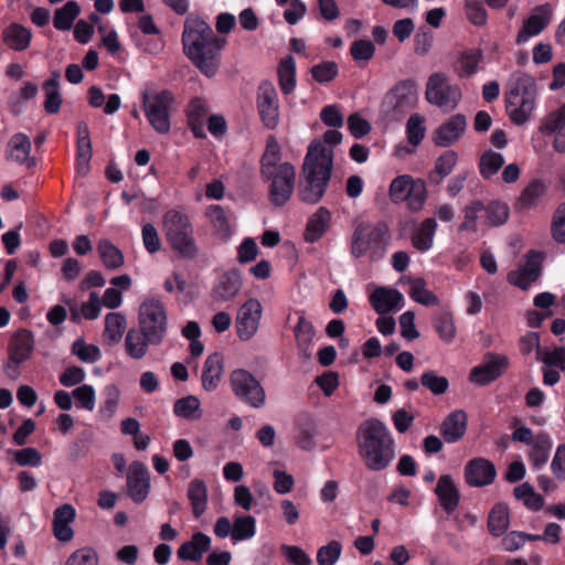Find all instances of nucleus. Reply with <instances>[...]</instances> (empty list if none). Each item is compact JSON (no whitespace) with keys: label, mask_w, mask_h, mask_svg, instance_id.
<instances>
[{"label":"nucleus","mask_w":565,"mask_h":565,"mask_svg":"<svg viewBox=\"0 0 565 565\" xmlns=\"http://www.w3.org/2000/svg\"><path fill=\"white\" fill-rule=\"evenodd\" d=\"M184 54L207 77L214 76L220 66L221 51L226 40L215 35L212 28L199 15L190 14L182 33Z\"/></svg>","instance_id":"obj_1"},{"label":"nucleus","mask_w":565,"mask_h":565,"mask_svg":"<svg viewBox=\"0 0 565 565\" xmlns=\"http://www.w3.org/2000/svg\"><path fill=\"white\" fill-rule=\"evenodd\" d=\"M333 170V149L313 140L303 159L298 195L308 204H317L324 196Z\"/></svg>","instance_id":"obj_2"},{"label":"nucleus","mask_w":565,"mask_h":565,"mask_svg":"<svg viewBox=\"0 0 565 565\" xmlns=\"http://www.w3.org/2000/svg\"><path fill=\"white\" fill-rule=\"evenodd\" d=\"M260 175L265 181H270V202L276 206L285 205L294 193L296 170L291 163L280 162V148L275 138L267 140L260 159Z\"/></svg>","instance_id":"obj_3"},{"label":"nucleus","mask_w":565,"mask_h":565,"mask_svg":"<svg viewBox=\"0 0 565 565\" xmlns=\"http://www.w3.org/2000/svg\"><path fill=\"white\" fill-rule=\"evenodd\" d=\"M162 232L167 243L180 257L193 259L199 255L193 225L184 211L168 210L162 216Z\"/></svg>","instance_id":"obj_4"},{"label":"nucleus","mask_w":565,"mask_h":565,"mask_svg":"<svg viewBox=\"0 0 565 565\" xmlns=\"http://www.w3.org/2000/svg\"><path fill=\"white\" fill-rule=\"evenodd\" d=\"M387 429L383 422L369 418L356 430L359 454L371 470H383L387 466L385 439Z\"/></svg>","instance_id":"obj_5"},{"label":"nucleus","mask_w":565,"mask_h":565,"mask_svg":"<svg viewBox=\"0 0 565 565\" xmlns=\"http://www.w3.org/2000/svg\"><path fill=\"white\" fill-rule=\"evenodd\" d=\"M536 84L525 73H513L505 97V108L511 121L515 125L525 124L535 107Z\"/></svg>","instance_id":"obj_6"},{"label":"nucleus","mask_w":565,"mask_h":565,"mask_svg":"<svg viewBox=\"0 0 565 565\" xmlns=\"http://www.w3.org/2000/svg\"><path fill=\"white\" fill-rule=\"evenodd\" d=\"M139 329L151 340L160 344L168 331V315L163 302L153 297L146 298L139 307Z\"/></svg>","instance_id":"obj_7"},{"label":"nucleus","mask_w":565,"mask_h":565,"mask_svg":"<svg viewBox=\"0 0 565 565\" xmlns=\"http://www.w3.org/2000/svg\"><path fill=\"white\" fill-rule=\"evenodd\" d=\"M461 89L452 84L445 73L431 74L426 83L425 97L427 102L445 113L452 111L461 99Z\"/></svg>","instance_id":"obj_8"},{"label":"nucleus","mask_w":565,"mask_h":565,"mask_svg":"<svg viewBox=\"0 0 565 565\" xmlns=\"http://www.w3.org/2000/svg\"><path fill=\"white\" fill-rule=\"evenodd\" d=\"M141 97L150 125L159 134H167L170 130L169 111L173 103L172 94L169 90L145 89Z\"/></svg>","instance_id":"obj_9"},{"label":"nucleus","mask_w":565,"mask_h":565,"mask_svg":"<svg viewBox=\"0 0 565 565\" xmlns=\"http://www.w3.org/2000/svg\"><path fill=\"white\" fill-rule=\"evenodd\" d=\"M426 199V184L422 179L415 180L408 174H403L391 182V200L405 202L413 212L420 211Z\"/></svg>","instance_id":"obj_10"},{"label":"nucleus","mask_w":565,"mask_h":565,"mask_svg":"<svg viewBox=\"0 0 565 565\" xmlns=\"http://www.w3.org/2000/svg\"><path fill=\"white\" fill-rule=\"evenodd\" d=\"M234 394L252 407L259 408L265 404L266 394L259 381L243 369L234 370L230 377Z\"/></svg>","instance_id":"obj_11"},{"label":"nucleus","mask_w":565,"mask_h":565,"mask_svg":"<svg viewBox=\"0 0 565 565\" xmlns=\"http://www.w3.org/2000/svg\"><path fill=\"white\" fill-rule=\"evenodd\" d=\"M388 227L386 223L360 224L352 237V254L355 257L369 250L384 249Z\"/></svg>","instance_id":"obj_12"},{"label":"nucleus","mask_w":565,"mask_h":565,"mask_svg":"<svg viewBox=\"0 0 565 565\" xmlns=\"http://www.w3.org/2000/svg\"><path fill=\"white\" fill-rule=\"evenodd\" d=\"M510 365L508 355L503 353L487 352L482 362L472 367L469 380L480 386L488 385L504 374Z\"/></svg>","instance_id":"obj_13"},{"label":"nucleus","mask_w":565,"mask_h":565,"mask_svg":"<svg viewBox=\"0 0 565 565\" xmlns=\"http://www.w3.org/2000/svg\"><path fill=\"white\" fill-rule=\"evenodd\" d=\"M263 307L258 299L250 298L237 311L236 332L242 341L252 339L258 330Z\"/></svg>","instance_id":"obj_14"},{"label":"nucleus","mask_w":565,"mask_h":565,"mask_svg":"<svg viewBox=\"0 0 565 565\" xmlns=\"http://www.w3.org/2000/svg\"><path fill=\"white\" fill-rule=\"evenodd\" d=\"M257 108L264 125L274 129L279 121V102L278 94L270 82H263L258 86Z\"/></svg>","instance_id":"obj_15"},{"label":"nucleus","mask_w":565,"mask_h":565,"mask_svg":"<svg viewBox=\"0 0 565 565\" xmlns=\"http://www.w3.org/2000/svg\"><path fill=\"white\" fill-rule=\"evenodd\" d=\"M552 20V7L550 3L536 6L531 14L524 20L518 33L516 43L527 42L532 36L539 35Z\"/></svg>","instance_id":"obj_16"},{"label":"nucleus","mask_w":565,"mask_h":565,"mask_svg":"<svg viewBox=\"0 0 565 565\" xmlns=\"http://www.w3.org/2000/svg\"><path fill=\"white\" fill-rule=\"evenodd\" d=\"M463 472L467 484L473 488L489 486L497 477L494 465L482 457L469 460L465 466Z\"/></svg>","instance_id":"obj_17"},{"label":"nucleus","mask_w":565,"mask_h":565,"mask_svg":"<svg viewBox=\"0 0 565 565\" xmlns=\"http://www.w3.org/2000/svg\"><path fill=\"white\" fill-rule=\"evenodd\" d=\"M127 487L130 498L136 503L146 500L150 489V476L147 467L139 461H134L127 475Z\"/></svg>","instance_id":"obj_18"},{"label":"nucleus","mask_w":565,"mask_h":565,"mask_svg":"<svg viewBox=\"0 0 565 565\" xmlns=\"http://www.w3.org/2000/svg\"><path fill=\"white\" fill-rule=\"evenodd\" d=\"M33 349V334L25 329L17 331L12 335L8 349L9 369H11V366L13 367L14 364H21L29 360L32 355Z\"/></svg>","instance_id":"obj_19"},{"label":"nucleus","mask_w":565,"mask_h":565,"mask_svg":"<svg viewBox=\"0 0 565 565\" xmlns=\"http://www.w3.org/2000/svg\"><path fill=\"white\" fill-rule=\"evenodd\" d=\"M541 275V259L540 254L536 252H529L526 254V262L523 267L518 271H511L508 275L509 282L526 290L530 286L539 279Z\"/></svg>","instance_id":"obj_20"},{"label":"nucleus","mask_w":565,"mask_h":565,"mask_svg":"<svg viewBox=\"0 0 565 565\" xmlns=\"http://www.w3.org/2000/svg\"><path fill=\"white\" fill-rule=\"evenodd\" d=\"M467 119L462 114H456L441 124L434 132V142L438 147L455 143L465 132Z\"/></svg>","instance_id":"obj_21"},{"label":"nucleus","mask_w":565,"mask_h":565,"mask_svg":"<svg viewBox=\"0 0 565 565\" xmlns=\"http://www.w3.org/2000/svg\"><path fill=\"white\" fill-rule=\"evenodd\" d=\"M539 129L544 135H555L554 149L557 152H565V104L548 114Z\"/></svg>","instance_id":"obj_22"},{"label":"nucleus","mask_w":565,"mask_h":565,"mask_svg":"<svg viewBox=\"0 0 565 565\" xmlns=\"http://www.w3.org/2000/svg\"><path fill=\"white\" fill-rule=\"evenodd\" d=\"M369 301L371 307L380 315L376 320L377 330L383 334H388V288L376 287L374 284L366 286Z\"/></svg>","instance_id":"obj_23"},{"label":"nucleus","mask_w":565,"mask_h":565,"mask_svg":"<svg viewBox=\"0 0 565 565\" xmlns=\"http://www.w3.org/2000/svg\"><path fill=\"white\" fill-rule=\"evenodd\" d=\"M76 511L73 505L66 503L57 509L53 513L52 530L57 541L67 543L72 541L74 531L71 524L74 522Z\"/></svg>","instance_id":"obj_24"},{"label":"nucleus","mask_w":565,"mask_h":565,"mask_svg":"<svg viewBox=\"0 0 565 565\" xmlns=\"http://www.w3.org/2000/svg\"><path fill=\"white\" fill-rule=\"evenodd\" d=\"M435 493L447 514H451L459 505L460 492L451 476L443 475L439 477Z\"/></svg>","instance_id":"obj_25"},{"label":"nucleus","mask_w":565,"mask_h":565,"mask_svg":"<svg viewBox=\"0 0 565 565\" xmlns=\"http://www.w3.org/2000/svg\"><path fill=\"white\" fill-rule=\"evenodd\" d=\"M242 276L238 270L225 273L215 285L212 297L216 302L233 300L242 289Z\"/></svg>","instance_id":"obj_26"},{"label":"nucleus","mask_w":565,"mask_h":565,"mask_svg":"<svg viewBox=\"0 0 565 565\" xmlns=\"http://www.w3.org/2000/svg\"><path fill=\"white\" fill-rule=\"evenodd\" d=\"M467 425V414L461 409L454 411L441 423L440 435L446 443H457L466 434Z\"/></svg>","instance_id":"obj_27"},{"label":"nucleus","mask_w":565,"mask_h":565,"mask_svg":"<svg viewBox=\"0 0 565 565\" xmlns=\"http://www.w3.org/2000/svg\"><path fill=\"white\" fill-rule=\"evenodd\" d=\"M210 547L211 537L202 532H196L191 540L180 545L177 554L180 559L198 562Z\"/></svg>","instance_id":"obj_28"},{"label":"nucleus","mask_w":565,"mask_h":565,"mask_svg":"<svg viewBox=\"0 0 565 565\" xmlns=\"http://www.w3.org/2000/svg\"><path fill=\"white\" fill-rule=\"evenodd\" d=\"M223 355L218 352L210 354L203 365L202 386L205 391H214L222 379Z\"/></svg>","instance_id":"obj_29"},{"label":"nucleus","mask_w":565,"mask_h":565,"mask_svg":"<svg viewBox=\"0 0 565 565\" xmlns=\"http://www.w3.org/2000/svg\"><path fill=\"white\" fill-rule=\"evenodd\" d=\"M9 159L17 163H26L28 167L34 164V160L30 158L31 141L29 137L22 132L14 134L8 143Z\"/></svg>","instance_id":"obj_30"},{"label":"nucleus","mask_w":565,"mask_h":565,"mask_svg":"<svg viewBox=\"0 0 565 565\" xmlns=\"http://www.w3.org/2000/svg\"><path fill=\"white\" fill-rule=\"evenodd\" d=\"M151 340L140 329H129L125 337V351L134 360L146 356Z\"/></svg>","instance_id":"obj_31"},{"label":"nucleus","mask_w":565,"mask_h":565,"mask_svg":"<svg viewBox=\"0 0 565 565\" xmlns=\"http://www.w3.org/2000/svg\"><path fill=\"white\" fill-rule=\"evenodd\" d=\"M437 222L433 217L425 218L412 234V245L419 252L429 250L434 244Z\"/></svg>","instance_id":"obj_32"},{"label":"nucleus","mask_w":565,"mask_h":565,"mask_svg":"<svg viewBox=\"0 0 565 565\" xmlns=\"http://www.w3.org/2000/svg\"><path fill=\"white\" fill-rule=\"evenodd\" d=\"M546 193V185L541 180H532L521 192L515 207L519 211H527L535 207Z\"/></svg>","instance_id":"obj_33"},{"label":"nucleus","mask_w":565,"mask_h":565,"mask_svg":"<svg viewBox=\"0 0 565 565\" xmlns=\"http://www.w3.org/2000/svg\"><path fill=\"white\" fill-rule=\"evenodd\" d=\"M510 525V512L505 503H495L488 515V531L492 536L503 535Z\"/></svg>","instance_id":"obj_34"},{"label":"nucleus","mask_w":565,"mask_h":565,"mask_svg":"<svg viewBox=\"0 0 565 565\" xmlns=\"http://www.w3.org/2000/svg\"><path fill=\"white\" fill-rule=\"evenodd\" d=\"M31 39V30L19 23H11L3 31V42L14 51L26 50L30 45Z\"/></svg>","instance_id":"obj_35"},{"label":"nucleus","mask_w":565,"mask_h":565,"mask_svg":"<svg viewBox=\"0 0 565 565\" xmlns=\"http://www.w3.org/2000/svg\"><path fill=\"white\" fill-rule=\"evenodd\" d=\"M331 221V214L328 209L319 207L309 218L306 227L305 237L307 242H317L326 233Z\"/></svg>","instance_id":"obj_36"},{"label":"nucleus","mask_w":565,"mask_h":565,"mask_svg":"<svg viewBox=\"0 0 565 565\" xmlns=\"http://www.w3.org/2000/svg\"><path fill=\"white\" fill-rule=\"evenodd\" d=\"M43 90L45 93V100L43 104L44 110L47 114H57L62 105L60 74L57 72H53L51 77L44 82Z\"/></svg>","instance_id":"obj_37"},{"label":"nucleus","mask_w":565,"mask_h":565,"mask_svg":"<svg viewBox=\"0 0 565 565\" xmlns=\"http://www.w3.org/2000/svg\"><path fill=\"white\" fill-rule=\"evenodd\" d=\"M188 499L191 502L193 515L200 518L207 508V487L205 482L193 479L188 487Z\"/></svg>","instance_id":"obj_38"},{"label":"nucleus","mask_w":565,"mask_h":565,"mask_svg":"<svg viewBox=\"0 0 565 565\" xmlns=\"http://www.w3.org/2000/svg\"><path fill=\"white\" fill-rule=\"evenodd\" d=\"M97 252L103 265L107 269H118L125 263L122 252L107 238H102L98 242Z\"/></svg>","instance_id":"obj_39"},{"label":"nucleus","mask_w":565,"mask_h":565,"mask_svg":"<svg viewBox=\"0 0 565 565\" xmlns=\"http://www.w3.org/2000/svg\"><path fill=\"white\" fill-rule=\"evenodd\" d=\"M127 328V319L120 312H109L105 317L104 338L109 344L118 343Z\"/></svg>","instance_id":"obj_40"},{"label":"nucleus","mask_w":565,"mask_h":565,"mask_svg":"<svg viewBox=\"0 0 565 565\" xmlns=\"http://www.w3.org/2000/svg\"><path fill=\"white\" fill-rule=\"evenodd\" d=\"M278 81L284 94H290L296 87V62L292 56L282 58L278 65Z\"/></svg>","instance_id":"obj_41"},{"label":"nucleus","mask_w":565,"mask_h":565,"mask_svg":"<svg viewBox=\"0 0 565 565\" xmlns=\"http://www.w3.org/2000/svg\"><path fill=\"white\" fill-rule=\"evenodd\" d=\"M256 534V519L252 515H238L234 518L232 541L234 543L247 541Z\"/></svg>","instance_id":"obj_42"},{"label":"nucleus","mask_w":565,"mask_h":565,"mask_svg":"<svg viewBox=\"0 0 565 565\" xmlns=\"http://www.w3.org/2000/svg\"><path fill=\"white\" fill-rule=\"evenodd\" d=\"M81 9L77 2L68 1L63 7L55 11L53 24L54 28L61 31L70 30L74 20L79 14Z\"/></svg>","instance_id":"obj_43"},{"label":"nucleus","mask_w":565,"mask_h":565,"mask_svg":"<svg viewBox=\"0 0 565 565\" xmlns=\"http://www.w3.org/2000/svg\"><path fill=\"white\" fill-rule=\"evenodd\" d=\"M205 216L213 226L214 231L222 237L231 234L230 220L221 205H210L205 211Z\"/></svg>","instance_id":"obj_44"},{"label":"nucleus","mask_w":565,"mask_h":565,"mask_svg":"<svg viewBox=\"0 0 565 565\" xmlns=\"http://www.w3.org/2000/svg\"><path fill=\"white\" fill-rule=\"evenodd\" d=\"M457 160L458 156L454 150L445 151L437 158L435 170L429 174V180L439 183L445 177L451 173Z\"/></svg>","instance_id":"obj_45"},{"label":"nucleus","mask_w":565,"mask_h":565,"mask_svg":"<svg viewBox=\"0 0 565 565\" xmlns=\"http://www.w3.org/2000/svg\"><path fill=\"white\" fill-rule=\"evenodd\" d=\"M551 447L552 443L547 435L541 434L536 437L529 454L530 461L534 468L540 469L546 463Z\"/></svg>","instance_id":"obj_46"},{"label":"nucleus","mask_w":565,"mask_h":565,"mask_svg":"<svg viewBox=\"0 0 565 565\" xmlns=\"http://www.w3.org/2000/svg\"><path fill=\"white\" fill-rule=\"evenodd\" d=\"M393 95L396 98L394 107H407L412 106L417 96V85L414 79H405L398 83L393 90Z\"/></svg>","instance_id":"obj_47"},{"label":"nucleus","mask_w":565,"mask_h":565,"mask_svg":"<svg viewBox=\"0 0 565 565\" xmlns=\"http://www.w3.org/2000/svg\"><path fill=\"white\" fill-rule=\"evenodd\" d=\"M200 405L201 404L198 397L189 395L178 399L174 403L173 412L179 417L195 420L202 416Z\"/></svg>","instance_id":"obj_48"},{"label":"nucleus","mask_w":565,"mask_h":565,"mask_svg":"<svg viewBox=\"0 0 565 565\" xmlns=\"http://www.w3.org/2000/svg\"><path fill=\"white\" fill-rule=\"evenodd\" d=\"M503 164L504 158L501 153L487 150L482 153L479 160L480 174L484 179H490L492 175L498 173Z\"/></svg>","instance_id":"obj_49"},{"label":"nucleus","mask_w":565,"mask_h":565,"mask_svg":"<svg viewBox=\"0 0 565 565\" xmlns=\"http://www.w3.org/2000/svg\"><path fill=\"white\" fill-rule=\"evenodd\" d=\"M514 497L532 511H540L544 505L543 497L535 493L533 487L527 482L514 488Z\"/></svg>","instance_id":"obj_50"},{"label":"nucleus","mask_w":565,"mask_h":565,"mask_svg":"<svg viewBox=\"0 0 565 565\" xmlns=\"http://www.w3.org/2000/svg\"><path fill=\"white\" fill-rule=\"evenodd\" d=\"M434 327L441 340L449 343L455 339L456 327L454 316L449 311L439 312L435 317Z\"/></svg>","instance_id":"obj_51"},{"label":"nucleus","mask_w":565,"mask_h":565,"mask_svg":"<svg viewBox=\"0 0 565 565\" xmlns=\"http://www.w3.org/2000/svg\"><path fill=\"white\" fill-rule=\"evenodd\" d=\"M483 215L490 226L503 225L509 218V207L507 204L493 201L484 204Z\"/></svg>","instance_id":"obj_52"},{"label":"nucleus","mask_w":565,"mask_h":565,"mask_svg":"<svg viewBox=\"0 0 565 565\" xmlns=\"http://www.w3.org/2000/svg\"><path fill=\"white\" fill-rule=\"evenodd\" d=\"M295 337L298 343L299 349L307 354V350L312 343L315 337V329L310 321H308L303 316H300L298 319V323L295 327Z\"/></svg>","instance_id":"obj_53"},{"label":"nucleus","mask_w":565,"mask_h":565,"mask_svg":"<svg viewBox=\"0 0 565 565\" xmlns=\"http://www.w3.org/2000/svg\"><path fill=\"white\" fill-rule=\"evenodd\" d=\"M409 295L416 302L425 306H434L438 303V297L426 288L425 281L422 278L412 280Z\"/></svg>","instance_id":"obj_54"},{"label":"nucleus","mask_w":565,"mask_h":565,"mask_svg":"<svg viewBox=\"0 0 565 565\" xmlns=\"http://www.w3.org/2000/svg\"><path fill=\"white\" fill-rule=\"evenodd\" d=\"M483 54L480 50H469L461 54L459 58L460 77L471 76L477 72L479 63L482 61Z\"/></svg>","instance_id":"obj_55"},{"label":"nucleus","mask_w":565,"mask_h":565,"mask_svg":"<svg viewBox=\"0 0 565 565\" xmlns=\"http://www.w3.org/2000/svg\"><path fill=\"white\" fill-rule=\"evenodd\" d=\"M72 353L84 363H94L100 358L99 348L94 344H87L81 338L73 343Z\"/></svg>","instance_id":"obj_56"},{"label":"nucleus","mask_w":565,"mask_h":565,"mask_svg":"<svg viewBox=\"0 0 565 565\" xmlns=\"http://www.w3.org/2000/svg\"><path fill=\"white\" fill-rule=\"evenodd\" d=\"M484 203L476 200L467 205L463 210V222L459 225V231H477V220L483 214Z\"/></svg>","instance_id":"obj_57"},{"label":"nucleus","mask_w":565,"mask_h":565,"mask_svg":"<svg viewBox=\"0 0 565 565\" xmlns=\"http://www.w3.org/2000/svg\"><path fill=\"white\" fill-rule=\"evenodd\" d=\"M339 68L335 62L324 61L313 65L310 73L313 79L320 84L329 83L338 75Z\"/></svg>","instance_id":"obj_58"},{"label":"nucleus","mask_w":565,"mask_h":565,"mask_svg":"<svg viewBox=\"0 0 565 565\" xmlns=\"http://www.w3.org/2000/svg\"><path fill=\"white\" fill-rule=\"evenodd\" d=\"M424 117L419 114H413L406 125L408 142L417 147L425 136Z\"/></svg>","instance_id":"obj_59"},{"label":"nucleus","mask_w":565,"mask_h":565,"mask_svg":"<svg viewBox=\"0 0 565 565\" xmlns=\"http://www.w3.org/2000/svg\"><path fill=\"white\" fill-rule=\"evenodd\" d=\"M342 553V545L339 541H331L321 546L317 552V562L319 565H334Z\"/></svg>","instance_id":"obj_60"},{"label":"nucleus","mask_w":565,"mask_h":565,"mask_svg":"<svg viewBox=\"0 0 565 565\" xmlns=\"http://www.w3.org/2000/svg\"><path fill=\"white\" fill-rule=\"evenodd\" d=\"M78 407L92 412L95 408L96 394L92 385L83 384L72 392Z\"/></svg>","instance_id":"obj_61"},{"label":"nucleus","mask_w":565,"mask_h":565,"mask_svg":"<svg viewBox=\"0 0 565 565\" xmlns=\"http://www.w3.org/2000/svg\"><path fill=\"white\" fill-rule=\"evenodd\" d=\"M422 385L435 395L444 394L449 386L445 376L437 375L434 371H427L422 375Z\"/></svg>","instance_id":"obj_62"},{"label":"nucleus","mask_w":565,"mask_h":565,"mask_svg":"<svg viewBox=\"0 0 565 565\" xmlns=\"http://www.w3.org/2000/svg\"><path fill=\"white\" fill-rule=\"evenodd\" d=\"M12 454L14 461L21 467H39L42 463V455L36 448L25 447Z\"/></svg>","instance_id":"obj_63"},{"label":"nucleus","mask_w":565,"mask_h":565,"mask_svg":"<svg viewBox=\"0 0 565 565\" xmlns=\"http://www.w3.org/2000/svg\"><path fill=\"white\" fill-rule=\"evenodd\" d=\"M65 565H98V555L90 547H82L70 555Z\"/></svg>","instance_id":"obj_64"}]
</instances>
